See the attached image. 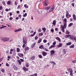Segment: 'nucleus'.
<instances>
[{"label": "nucleus", "instance_id": "59", "mask_svg": "<svg viewBox=\"0 0 76 76\" xmlns=\"http://www.w3.org/2000/svg\"><path fill=\"white\" fill-rule=\"evenodd\" d=\"M37 39H38V37H35V40H37Z\"/></svg>", "mask_w": 76, "mask_h": 76}, {"label": "nucleus", "instance_id": "17", "mask_svg": "<svg viewBox=\"0 0 76 76\" xmlns=\"http://www.w3.org/2000/svg\"><path fill=\"white\" fill-rule=\"evenodd\" d=\"M23 42L24 44H26L27 43V40L25 39H23Z\"/></svg>", "mask_w": 76, "mask_h": 76}, {"label": "nucleus", "instance_id": "38", "mask_svg": "<svg viewBox=\"0 0 76 76\" xmlns=\"http://www.w3.org/2000/svg\"><path fill=\"white\" fill-rule=\"evenodd\" d=\"M24 7H25V8H28L29 7L28 6H27V5L26 4H25L24 5Z\"/></svg>", "mask_w": 76, "mask_h": 76}, {"label": "nucleus", "instance_id": "42", "mask_svg": "<svg viewBox=\"0 0 76 76\" xmlns=\"http://www.w3.org/2000/svg\"><path fill=\"white\" fill-rule=\"evenodd\" d=\"M43 50H45L46 51H48V49H47L46 48H44Z\"/></svg>", "mask_w": 76, "mask_h": 76}, {"label": "nucleus", "instance_id": "40", "mask_svg": "<svg viewBox=\"0 0 76 76\" xmlns=\"http://www.w3.org/2000/svg\"><path fill=\"white\" fill-rule=\"evenodd\" d=\"M6 66L7 67H9V66H10V65H9V64L7 63H6Z\"/></svg>", "mask_w": 76, "mask_h": 76}, {"label": "nucleus", "instance_id": "10", "mask_svg": "<svg viewBox=\"0 0 76 76\" xmlns=\"http://www.w3.org/2000/svg\"><path fill=\"white\" fill-rule=\"evenodd\" d=\"M42 55L43 56H46L47 55V53L46 52H45L43 51L42 52Z\"/></svg>", "mask_w": 76, "mask_h": 76}, {"label": "nucleus", "instance_id": "56", "mask_svg": "<svg viewBox=\"0 0 76 76\" xmlns=\"http://www.w3.org/2000/svg\"><path fill=\"white\" fill-rule=\"evenodd\" d=\"M20 5H18L17 7V9H19L20 8Z\"/></svg>", "mask_w": 76, "mask_h": 76}, {"label": "nucleus", "instance_id": "57", "mask_svg": "<svg viewBox=\"0 0 76 76\" xmlns=\"http://www.w3.org/2000/svg\"><path fill=\"white\" fill-rule=\"evenodd\" d=\"M20 60H21V61H22V62H23V61H24L23 60V59H20Z\"/></svg>", "mask_w": 76, "mask_h": 76}, {"label": "nucleus", "instance_id": "21", "mask_svg": "<svg viewBox=\"0 0 76 76\" xmlns=\"http://www.w3.org/2000/svg\"><path fill=\"white\" fill-rule=\"evenodd\" d=\"M20 49L19 48H16V51L17 53H19L20 52Z\"/></svg>", "mask_w": 76, "mask_h": 76}, {"label": "nucleus", "instance_id": "50", "mask_svg": "<svg viewBox=\"0 0 76 76\" xmlns=\"http://www.w3.org/2000/svg\"><path fill=\"white\" fill-rule=\"evenodd\" d=\"M1 71L2 72L4 73V70L3 69H1Z\"/></svg>", "mask_w": 76, "mask_h": 76}, {"label": "nucleus", "instance_id": "64", "mask_svg": "<svg viewBox=\"0 0 76 76\" xmlns=\"http://www.w3.org/2000/svg\"><path fill=\"white\" fill-rule=\"evenodd\" d=\"M74 40L75 41V42H76V37H75Z\"/></svg>", "mask_w": 76, "mask_h": 76}, {"label": "nucleus", "instance_id": "46", "mask_svg": "<svg viewBox=\"0 0 76 76\" xmlns=\"http://www.w3.org/2000/svg\"><path fill=\"white\" fill-rule=\"evenodd\" d=\"M26 47V45L25 44H23V46H22V47L23 48H24V47Z\"/></svg>", "mask_w": 76, "mask_h": 76}, {"label": "nucleus", "instance_id": "16", "mask_svg": "<svg viewBox=\"0 0 76 76\" xmlns=\"http://www.w3.org/2000/svg\"><path fill=\"white\" fill-rule=\"evenodd\" d=\"M56 39L57 40H58L59 41V42H61V39L58 37H56Z\"/></svg>", "mask_w": 76, "mask_h": 76}, {"label": "nucleus", "instance_id": "37", "mask_svg": "<svg viewBox=\"0 0 76 76\" xmlns=\"http://www.w3.org/2000/svg\"><path fill=\"white\" fill-rule=\"evenodd\" d=\"M54 47H55V46H54V45H52L49 47V48H54Z\"/></svg>", "mask_w": 76, "mask_h": 76}, {"label": "nucleus", "instance_id": "58", "mask_svg": "<svg viewBox=\"0 0 76 76\" xmlns=\"http://www.w3.org/2000/svg\"><path fill=\"white\" fill-rule=\"evenodd\" d=\"M18 29H17V30H15V31H14V32H18Z\"/></svg>", "mask_w": 76, "mask_h": 76}, {"label": "nucleus", "instance_id": "34", "mask_svg": "<svg viewBox=\"0 0 76 76\" xmlns=\"http://www.w3.org/2000/svg\"><path fill=\"white\" fill-rule=\"evenodd\" d=\"M63 52L64 54H66V50L65 49H64L63 50Z\"/></svg>", "mask_w": 76, "mask_h": 76}, {"label": "nucleus", "instance_id": "20", "mask_svg": "<svg viewBox=\"0 0 76 76\" xmlns=\"http://www.w3.org/2000/svg\"><path fill=\"white\" fill-rule=\"evenodd\" d=\"M73 18L74 20H76V15H75V14H73Z\"/></svg>", "mask_w": 76, "mask_h": 76}, {"label": "nucleus", "instance_id": "44", "mask_svg": "<svg viewBox=\"0 0 76 76\" xmlns=\"http://www.w3.org/2000/svg\"><path fill=\"white\" fill-rule=\"evenodd\" d=\"M69 47V48H73L74 47V45L73 44L72 45L70 46Z\"/></svg>", "mask_w": 76, "mask_h": 76}, {"label": "nucleus", "instance_id": "9", "mask_svg": "<svg viewBox=\"0 0 76 76\" xmlns=\"http://www.w3.org/2000/svg\"><path fill=\"white\" fill-rule=\"evenodd\" d=\"M18 55L20 57H22L23 56V54L22 53H18Z\"/></svg>", "mask_w": 76, "mask_h": 76}, {"label": "nucleus", "instance_id": "27", "mask_svg": "<svg viewBox=\"0 0 76 76\" xmlns=\"http://www.w3.org/2000/svg\"><path fill=\"white\" fill-rule=\"evenodd\" d=\"M9 40V38L7 37H5V42H7Z\"/></svg>", "mask_w": 76, "mask_h": 76}, {"label": "nucleus", "instance_id": "30", "mask_svg": "<svg viewBox=\"0 0 76 76\" xmlns=\"http://www.w3.org/2000/svg\"><path fill=\"white\" fill-rule=\"evenodd\" d=\"M71 35H66L65 36V37L66 38H69V37H70Z\"/></svg>", "mask_w": 76, "mask_h": 76}, {"label": "nucleus", "instance_id": "36", "mask_svg": "<svg viewBox=\"0 0 76 76\" xmlns=\"http://www.w3.org/2000/svg\"><path fill=\"white\" fill-rule=\"evenodd\" d=\"M42 30H43V31H44V32H45L46 31V29L45 28H42Z\"/></svg>", "mask_w": 76, "mask_h": 76}, {"label": "nucleus", "instance_id": "24", "mask_svg": "<svg viewBox=\"0 0 76 76\" xmlns=\"http://www.w3.org/2000/svg\"><path fill=\"white\" fill-rule=\"evenodd\" d=\"M65 34H67V35H69V34H70V32L68 31V30H66V31Z\"/></svg>", "mask_w": 76, "mask_h": 76}, {"label": "nucleus", "instance_id": "47", "mask_svg": "<svg viewBox=\"0 0 76 76\" xmlns=\"http://www.w3.org/2000/svg\"><path fill=\"white\" fill-rule=\"evenodd\" d=\"M70 76H73V72H70Z\"/></svg>", "mask_w": 76, "mask_h": 76}, {"label": "nucleus", "instance_id": "52", "mask_svg": "<svg viewBox=\"0 0 76 76\" xmlns=\"http://www.w3.org/2000/svg\"><path fill=\"white\" fill-rule=\"evenodd\" d=\"M50 31L52 32V33H53L54 32V29H52L50 30Z\"/></svg>", "mask_w": 76, "mask_h": 76}, {"label": "nucleus", "instance_id": "54", "mask_svg": "<svg viewBox=\"0 0 76 76\" xmlns=\"http://www.w3.org/2000/svg\"><path fill=\"white\" fill-rule=\"evenodd\" d=\"M72 63H76V60H74V61H72Z\"/></svg>", "mask_w": 76, "mask_h": 76}, {"label": "nucleus", "instance_id": "48", "mask_svg": "<svg viewBox=\"0 0 76 76\" xmlns=\"http://www.w3.org/2000/svg\"><path fill=\"white\" fill-rule=\"evenodd\" d=\"M72 6H73V7H74V6H75V3L72 2Z\"/></svg>", "mask_w": 76, "mask_h": 76}, {"label": "nucleus", "instance_id": "25", "mask_svg": "<svg viewBox=\"0 0 76 76\" xmlns=\"http://www.w3.org/2000/svg\"><path fill=\"white\" fill-rule=\"evenodd\" d=\"M56 24V20H54L53 21V25H55Z\"/></svg>", "mask_w": 76, "mask_h": 76}, {"label": "nucleus", "instance_id": "23", "mask_svg": "<svg viewBox=\"0 0 76 76\" xmlns=\"http://www.w3.org/2000/svg\"><path fill=\"white\" fill-rule=\"evenodd\" d=\"M66 45H72V43L71 42H68L66 43Z\"/></svg>", "mask_w": 76, "mask_h": 76}, {"label": "nucleus", "instance_id": "18", "mask_svg": "<svg viewBox=\"0 0 76 76\" xmlns=\"http://www.w3.org/2000/svg\"><path fill=\"white\" fill-rule=\"evenodd\" d=\"M29 50V47H25V51H28Z\"/></svg>", "mask_w": 76, "mask_h": 76}, {"label": "nucleus", "instance_id": "55", "mask_svg": "<svg viewBox=\"0 0 76 76\" xmlns=\"http://www.w3.org/2000/svg\"><path fill=\"white\" fill-rule=\"evenodd\" d=\"M22 29L21 28H19L18 29V31H22Z\"/></svg>", "mask_w": 76, "mask_h": 76}, {"label": "nucleus", "instance_id": "41", "mask_svg": "<svg viewBox=\"0 0 76 76\" xmlns=\"http://www.w3.org/2000/svg\"><path fill=\"white\" fill-rule=\"evenodd\" d=\"M43 45H42L41 46L39 47V48H40L41 49H42L43 48Z\"/></svg>", "mask_w": 76, "mask_h": 76}, {"label": "nucleus", "instance_id": "62", "mask_svg": "<svg viewBox=\"0 0 76 76\" xmlns=\"http://www.w3.org/2000/svg\"><path fill=\"white\" fill-rule=\"evenodd\" d=\"M1 9H3V7L1 6H0V10H1Z\"/></svg>", "mask_w": 76, "mask_h": 76}, {"label": "nucleus", "instance_id": "8", "mask_svg": "<svg viewBox=\"0 0 76 76\" xmlns=\"http://www.w3.org/2000/svg\"><path fill=\"white\" fill-rule=\"evenodd\" d=\"M10 51L11 52H13V53L14 54H15V53L16 52V49H11L10 50Z\"/></svg>", "mask_w": 76, "mask_h": 76}, {"label": "nucleus", "instance_id": "39", "mask_svg": "<svg viewBox=\"0 0 76 76\" xmlns=\"http://www.w3.org/2000/svg\"><path fill=\"white\" fill-rule=\"evenodd\" d=\"M26 66L27 67H28L29 66V64H28V63H26Z\"/></svg>", "mask_w": 76, "mask_h": 76}, {"label": "nucleus", "instance_id": "14", "mask_svg": "<svg viewBox=\"0 0 76 76\" xmlns=\"http://www.w3.org/2000/svg\"><path fill=\"white\" fill-rule=\"evenodd\" d=\"M62 46V43H59V45H57V47L58 48H60V47H61Z\"/></svg>", "mask_w": 76, "mask_h": 76}, {"label": "nucleus", "instance_id": "60", "mask_svg": "<svg viewBox=\"0 0 76 76\" xmlns=\"http://www.w3.org/2000/svg\"><path fill=\"white\" fill-rule=\"evenodd\" d=\"M43 42H44V43H45L47 42V40H44Z\"/></svg>", "mask_w": 76, "mask_h": 76}, {"label": "nucleus", "instance_id": "4", "mask_svg": "<svg viewBox=\"0 0 76 76\" xmlns=\"http://www.w3.org/2000/svg\"><path fill=\"white\" fill-rule=\"evenodd\" d=\"M35 58V56H31V58L29 59V60L31 61L32 60V61L34 60Z\"/></svg>", "mask_w": 76, "mask_h": 76}, {"label": "nucleus", "instance_id": "26", "mask_svg": "<svg viewBox=\"0 0 76 76\" xmlns=\"http://www.w3.org/2000/svg\"><path fill=\"white\" fill-rule=\"evenodd\" d=\"M73 25V23H69L68 25V27H71Z\"/></svg>", "mask_w": 76, "mask_h": 76}, {"label": "nucleus", "instance_id": "6", "mask_svg": "<svg viewBox=\"0 0 76 76\" xmlns=\"http://www.w3.org/2000/svg\"><path fill=\"white\" fill-rule=\"evenodd\" d=\"M43 5L44 6H47L48 4H47V0H45L43 2Z\"/></svg>", "mask_w": 76, "mask_h": 76}, {"label": "nucleus", "instance_id": "15", "mask_svg": "<svg viewBox=\"0 0 76 76\" xmlns=\"http://www.w3.org/2000/svg\"><path fill=\"white\" fill-rule=\"evenodd\" d=\"M23 69L24 70L25 72H27L28 71V68H26V67H23Z\"/></svg>", "mask_w": 76, "mask_h": 76}, {"label": "nucleus", "instance_id": "32", "mask_svg": "<svg viewBox=\"0 0 76 76\" xmlns=\"http://www.w3.org/2000/svg\"><path fill=\"white\" fill-rule=\"evenodd\" d=\"M2 4L4 5V6H6V3H5V1H2Z\"/></svg>", "mask_w": 76, "mask_h": 76}, {"label": "nucleus", "instance_id": "12", "mask_svg": "<svg viewBox=\"0 0 76 76\" xmlns=\"http://www.w3.org/2000/svg\"><path fill=\"white\" fill-rule=\"evenodd\" d=\"M1 39L4 42H6V37H3L1 38Z\"/></svg>", "mask_w": 76, "mask_h": 76}, {"label": "nucleus", "instance_id": "33", "mask_svg": "<svg viewBox=\"0 0 76 76\" xmlns=\"http://www.w3.org/2000/svg\"><path fill=\"white\" fill-rule=\"evenodd\" d=\"M13 67L14 70H16L18 69V68H17V67H16L15 66H13Z\"/></svg>", "mask_w": 76, "mask_h": 76}, {"label": "nucleus", "instance_id": "7", "mask_svg": "<svg viewBox=\"0 0 76 76\" xmlns=\"http://www.w3.org/2000/svg\"><path fill=\"white\" fill-rule=\"evenodd\" d=\"M51 8V7L48 6L46 7H44L43 9L44 10H49Z\"/></svg>", "mask_w": 76, "mask_h": 76}, {"label": "nucleus", "instance_id": "35", "mask_svg": "<svg viewBox=\"0 0 76 76\" xmlns=\"http://www.w3.org/2000/svg\"><path fill=\"white\" fill-rule=\"evenodd\" d=\"M18 64L20 65V64H21V61H20V60H18Z\"/></svg>", "mask_w": 76, "mask_h": 76}, {"label": "nucleus", "instance_id": "1", "mask_svg": "<svg viewBox=\"0 0 76 76\" xmlns=\"http://www.w3.org/2000/svg\"><path fill=\"white\" fill-rule=\"evenodd\" d=\"M64 25L62 24L61 26V30L63 32H64V28H66L67 27V18H64Z\"/></svg>", "mask_w": 76, "mask_h": 76}, {"label": "nucleus", "instance_id": "45", "mask_svg": "<svg viewBox=\"0 0 76 76\" xmlns=\"http://www.w3.org/2000/svg\"><path fill=\"white\" fill-rule=\"evenodd\" d=\"M50 63H51V64H54V65L56 64V63L53 61L50 62Z\"/></svg>", "mask_w": 76, "mask_h": 76}, {"label": "nucleus", "instance_id": "28", "mask_svg": "<svg viewBox=\"0 0 76 76\" xmlns=\"http://www.w3.org/2000/svg\"><path fill=\"white\" fill-rule=\"evenodd\" d=\"M10 3H11V1H9L7 2V4H8V5H10Z\"/></svg>", "mask_w": 76, "mask_h": 76}, {"label": "nucleus", "instance_id": "2", "mask_svg": "<svg viewBox=\"0 0 76 76\" xmlns=\"http://www.w3.org/2000/svg\"><path fill=\"white\" fill-rule=\"evenodd\" d=\"M66 18H67V19H69V18L71 17V15L69 14V12L67 11H66Z\"/></svg>", "mask_w": 76, "mask_h": 76}, {"label": "nucleus", "instance_id": "61", "mask_svg": "<svg viewBox=\"0 0 76 76\" xmlns=\"http://www.w3.org/2000/svg\"><path fill=\"white\" fill-rule=\"evenodd\" d=\"M38 31L39 32H41V29H39Z\"/></svg>", "mask_w": 76, "mask_h": 76}, {"label": "nucleus", "instance_id": "63", "mask_svg": "<svg viewBox=\"0 0 76 76\" xmlns=\"http://www.w3.org/2000/svg\"><path fill=\"white\" fill-rule=\"evenodd\" d=\"M34 34H31L30 35V37H34Z\"/></svg>", "mask_w": 76, "mask_h": 76}, {"label": "nucleus", "instance_id": "51", "mask_svg": "<svg viewBox=\"0 0 76 76\" xmlns=\"http://www.w3.org/2000/svg\"><path fill=\"white\" fill-rule=\"evenodd\" d=\"M38 57H39V58H42V56L41 55H39L38 56Z\"/></svg>", "mask_w": 76, "mask_h": 76}, {"label": "nucleus", "instance_id": "22", "mask_svg": "<svg viewBox=\"0 0 76 76\" xmlns=\"http://www.w3.org/2000/svg\"><path fill=\"white\" fill-rule=\"evenodd\" d=\"M36 45V43L34 42L33 44L32 45H31V47L32 48H33L34 47V46Z\"/></svg>", "mask_w": 76, "mask_h": 76}, {"label": "nucleus", "instance_id": "53", "mask_svg": "<svg viewBox=\"0 0 76 76\" xmlns=\"http://www.w3.org/2000/svg\"><path fill=\"white\" fill-rule=\"evenodd\" d=\"M13 19V18L12 17H10V18L9 20H12Z\"/></svg>", "mask_w": 76, "mask_h": 76}, {"label": "nucleus", "instance_id": "19", "mask_svg": "<svg viewBox=\"0 0 76 76\" xmlns=\"http://www.w3.org/2000/svg\"><path fill=\"white\" fill-rule=\"evenodd\" d=\"M42 41V39L40 38L38 40L37 43L38 44H39Z\"/></svg>", "mask_w": 76, "mask_h": 76}, {"label": "nucleus", "instance_id": "3", "mask_svg": "<svg viewBox=\"0 0 76 76\" xmlns=\"http://www.w3.org/2000/svg\"><path fill=\"white\" fill-rule=\"evenodd\" d=\"M54 6L51 7L49 10V12H53V10H54Z\"/></svg>", "mask_w": 76, "mask_h": 76}, {"label": "nucleus", "instance_id": "13", "mask_svg": "<svg viewBox=\"0 0 76 76\" xmlns=\"http://www.w3.org/2000/svg\"><path fill=\"white\" fill-rule=\"evenodd\" d=\"M67 70L68 71V72H73V70H72V69L71 68L68 69H67Z\"/></svg>", "mask_w": 76, "mask_h": 76}, {"label": "nucleus", "instance_id": "11", "mask_svg": "<svg viewBox=\"0 0 76 76\" xmlns=\"http://www.w3.org/2000/svg\"><path fill=\"white\" fill-rule=\"evenodd\" d=\"M75 37H74V36H73L71 35L70 38V39L71 40H74V39H75Z\"/></svg>", "mask_w": 76, "mask_h": 76}, {"label": "nucleus", "instance_id": "43", "mask_svg": "<svg viewBox=\"0 0 76 76\" xmlns=\"http://www.w3.org/2000/svg\"><path fill=\"white\" fill-rule=\"evenodd\" d=\"M27 16V13H25V14H23V17H26Z\"/></svg>", "mask_w": 76, "mask_h": 76}, {"label": "nucleus", "instance_id": "49", "mask_svg": "<svg viewBox=\"0 0 76 76\" xmlns=\"http://www.w3.org/2000/svg\"><path fill=\"white\" fill-rule=\"evenodd\" d=\"M56 44V42H54L53 43V45H55Z\"/></svg>", "mask_w": 76, "mask_h": 76}, {"label": "nucleus", "instance_id": "5", "mask_svg": "<svg viewBox=\"0 0 76 76\" xmlns=\"http://www.w3.org/2000/svg\"><path fill=\"white\" fill-rule=\"evenodd\" d=\"M50 52L51 56H53V54H55V51L53 50H50Z\"/></svg>", "mask_w": 76, "mask_h": 76}, {"label": "nucleus", "instance_id": "31", "mask_svg": "<svg viewBox=\"0 0 76 76\" xmlns=\"http://www.w3.org/2000/svg\"><path fill=\"white\" fill-rule=\"evenodd\" d=\"M29 76H37V73L34 74L33 75H31Z\"/></svg>", "mask_w": 76, "mask_h": 76}, {"label": "nucleus", "instance_id": "29", "mask_svg": "<svg viewBox=\"0 0 76 76\" xmlns=\"http://www.w3.org/2000/svg\"><path fill=\"white\" fill-rule=\"evenodd\" d=\"M43 35V33L41 32L39 34V36H41Z\"/></svg>", "mask_w": 76, "mask_h": 76}]
</instances>
